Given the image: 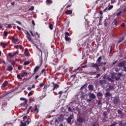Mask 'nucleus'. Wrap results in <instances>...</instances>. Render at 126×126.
I'll return each instance as SVG.
<instances>
[{
    "label": "nucleus",
    "mask_w": 126,
    "mask_h": 126,
    "mask_svg": "<svg viewBox=\"0 0 126 126\" xmlns=\"http://www.w3.org/2000/svg\"><path fill=\"white\" fill-rule=\"evenodd\" d=\"M14 48L15 49H20V50H22V46L20 45H14Z\"/></svg>",
    "instance_id": "nucleus-22"
},
{
    "label": "nucleus",
    "mask_w": 126,
    "mask_h": 126,
    "mask_svg": "<svg viewBox=\"0 0 126 126\" xmlns=\"http://www.w3.org/2000/svg\"><path fill=\"white\" fill-rule=\"evenodd\" d=\"M103 116L105 119H108V113L107 112L104 111L103 113Z\"/></svg>",
    "instance_id": "nucleus-30"
},
{
    "label": "nucleus",
    "mask_w": 126,
    "mask_h": 126,
    "mask_svg": "<svg viewBox=\"0 0 126 126\" xmlns=\"http://www.w3.org/2000/svg\"><path fill=\"white\" fill-rule=\"evenodd\" d=\"M44 86H45V83L44 82L40 83L39 84V87H40L41 88H42V87H44Z\"/></svg>",
    "instance_id": "nucleus-41"
},
{
    "label": "nucleus",
    "mask_w": 126,
    "mask_h": 126,
    "mask_svg": "<svg viewBox=\"0 0 126 126\" xmlns=\"http://www.w3.org/2000/svg\"><path fill=\"white\" fill-rule=\"evenodd\" d=\"M119 126H123V125H124V124H123V122L122 121H119Z\"/></svg>",
    "instance_id": "nucleus-58"
},
{
    "label": "nucleus",
    "mask_w": 126,
    "mask_h": 126,
    "mask_svg": "<svg viewBox=\"0 0 126 126\" xmlns=\"http://www.w3.org/2000/svg\"><path fill=\"white\" fill-rule=\"evenodd\" d=\"M24 55L25 57H28V55H29V52H28V49L27 48L25 49Z\"/></svg>",
    "instance_id": "nucleus-26"
},
{
    "label": "nucleus",
    "mask_w": 126,
    "mask_h": 126,
    "mask_svg": "<svg viewBox=\"0 0 126 126\" xmlns=\"http://www.w3.org/2000/svg\"><path fill=\"white\" fill-rule=\"evenodd\" d=\"M46 69H42L41 71V74H43V73H44L43 75L44 76H47V74H46Z\"/></svg>",
    "instance_id": "nucleus-24"
},
{
    "label": "nucleus",
    "mask_w": 126,
    "mask_h": 126,
    "mask_svg": "<svg viewBox=\"0 0 126 126\" xmlns=\"http://www.w3.org/2000/svg\"><path fill=\"white\" fill-rule=\"evenodd\" d=\"M91 101H92V99L90 98L87 99V102H88V103H90V102H91Z\"/></svg>",
    "instance_id": "nucleus-52"
},
{
    "label": "nucleus",
    "mask_w": 126,
    "mask_h": 126,
    "mask_svg": "<svg viewBox=\"0 0 126 126\" xmlns=\"http://www.w3.org/2000/svg\"><path fill=\"white\" fill-rule=\"evenodd\" d=\"M96 96L97 97H102V96H103V94H102V93H97V94H96Z\"/></svg>",
    "instance_id": "nucleus-35"
},
{
    "label": "nucleus",
    "mask_w": 126,
    "mask_h": 126,
    "mask_svg": "<svg viewBox=\"0 0 126 126\" xmlns=\"http://www.w3.org/2000/svg\"><path fill=\"white\" fill-rule=\"evenodd\" d=\"M20 99L21 100V101H24V102H25V101H28L27 99L24 98V97H21L20 98Z\"/></svg>",
    "instance_id": "nucleus-44"
},
{
    "label": "nucleus",
    "mask_w": 126,
    "mask_h": 126,
    "mask_svg": "<svg viewBox=\"0 0 126 126\" xmlns=\"http://www.w3.org/2000/svg\"><path fill=\"white\" fill-rule=\"evenodd\" d=\"M96 72L92 71L89 73V74H90V75H95V74H96Z\"/></svg>",
    "instance_id": "nucleus-39"
},
{
    "label": "nucleus",
    "mask_w": 126,
    "mask_h": 126,
    "mask_svg": "<svg viewBox=\"0 0 126 126\" xmlns=\"http://www.w3.org/2000/svg\"><path fill=\"white\" fill-rule=\"evenodd\" d=\"M9 39L11 40L12 43H13V44H16V42L19 41V39L15 38L14 36H12L11 38H10Z\"/></svg>",
    "instance_id": "nucleus-7"
},
{
    "label": "nucleus",
    "mask_w": 126,
    "mask_h": 126,
    "mask_svg": "<svg viewBox=\"0 0 126 126\" xmlns=\"http://www.w3.org/2000/svg\"><path fill=\"white\" fill-rule=\"evenodd\" d=\"M0 45L1 46L2 48H3V49H4L5 48V47H6V46H7V43H6V42L3 43V42H1L0 43Z\"/></svg>",
    "instance_id": "nucleus-20"
},
{
    "label": "nucleus",
    "mask_w": 126,
    "mask_h": 126,
    "mask_svg": "<svg viewBox=\"0 0 126 126\" xmlns=\"http://www.w3.org/2000/svg\"><path fill=\"white\" fill-rule=\"evenodd\" d=\"M120 102V98L118 97H114L113 99V102L114 105H117V104Z\"/></svg>",
    "instance_id": "nucleus-14"
},
{
    "label": "nucleus",
    "mask_w": 126,
    "mask_h": 126,
    "mask_svg": "<svg viewBox=\"0 0 126 126\" xmlns=\"http://www.w3.org/2000/svg\"><path fill=\"white\" fill-rule=\"evenodd\" d=\"M39 69H40V66H38V65L36 66L33 69L34 73H32V74L30 78H31V77H32L33 75H34V74H35L36 73V72H37V71H38V70H39Z\"/></svg>",
    "instance_id": "nucleus-9"
},
{
    "label": "nucleus",
    "mask_w": 126,
    "mask_h": 126,
    "mask_svg": "<svg viewBox=\"0 0 126 126\" xmlns=\"http://www.w3.org/2000/svg\"><path fill=\"white\" fill-rule=\"evenodd\" d=\"M121 14H122V12L120 11H119V12L117 14V16H120V15H121Z\"/></svg>",
    "instance_id": "nucleus-57"
},
{
    "label": "nucleus",
    "mask_w": 126,
    "mask_h": 126,
    "mask_svg": "<svg viewBox=\"0 0 126 126\" xmlns=\"http://www.w3.org/2000/svg\"><path fill=\"white\" fill-rule=\"evenodd\" d=\"M19 52L18 51H17V52H15L14 54H13V56L14 57V56H16V55H17V54H19Z\"/></svg>",
    "instance_id": "nucleus-62"
},
{
    "label": "nucleus",
    "mask_w": 126,
    "mask_h": 126,
    "mask_svg": "<svg viewBox=\"0 0 126 126\" xmlns=\"http://www.w3.org/2000/svg\"><path fill=\"white\" fill-rule=\"evenodd\" d=\"M92 126H97V123L94 122L92 124Z\"/></svg>",
    "instance_id": "nucleus-60"
},
{
    "label": "nucleus",
    "mask_w": 126,
    "mask_h": 126,
    "mask_svg": "<svg viewBox=\"0 0 126 126\" xmlns=\"http://www.w3.org/2000/svg\"><path fill=\"white\" fill-rule=\"evenodd\" d=\"M2 87H6V86H7V81H4L2 85Z\"/></svg>",
    "instance_id": "nucleus-32"
},
{
    "label": "nucleus",
    "mask_w": 126,
    "mask_h": 126,
    "mask_svg": "<svg viewBox=\"0 0 126 126\" xmlns=\"http://www.w3.org/2000/svg\"><path fill=\"white\" fill-rule=\"evenodd\" d=\"M115 89V87L113 86H109L108 88H106L105 90L106 92H110V91H113Z\"/></svg>",
    "instance_id": "nucleus-11"
},
{
    "label": "nucleus",
    "mask_w": 126,
    "mask_h": 126,
    "mask_svg": "<svg viewBox=\"0 0 126 126\" xmlns=\"http://www.w3.org/2000/svg\"><path fill=\"white\" fill-rule=\"evenodd\" d=\"M32 109V106H30L27 110V114H29L30 113V110Z\"/></svg>",
    "instance_id": "nucleus-43"
},
{
    "label": "nucleus",
    "mask_w": 126,
    "mask_h": 126,
    "mask_svg": "<svg viewBox=\"0 0 126 126\" xmlns=\"http://www.w3.org/2000/svg\"><path fill=\"white\" fill-rule=\"evenodd\" d=\"M32 120L31 119L29 118L27 121H26L25 122L21 121V125L19 126H28L30 123H31Z\"/></svg>",
    "instance_id": "nucleus-4"
},
{
    "label": "nucleus",
    "mask_w": 126,
    "mask_h": 126,
    "mask_svg": "<svg viewBox=\"0 0 126 126\" xmlns=\"http://www.w3.org/2000/svg\"><path fill=\"white\" fill-rule=\"evenodd\" d=\"M92 67H95V68L96 69V70H99V64H98L97 63H92Z\"/></svg>",
    "instance_id": "nucleus-13"
},
{
    "label": "nucleus",
    "mask_w": 126,
    "mask_h": 126,
    "mask_svg": "<svg viewBox=\"0 0 126 126\" xmlns=\"http://www.w3.org/2000/svg\"><path fill=\"white\" fill-rule=\"evenodd\" d=\"M105 94V97L106 98V100H110V97L112 96V94L110 93V92H106Z\"/></svg>",
    "instance_id": "nucleus-12"
},
{
    "label": "nucleus",
    "mask_w": 126,
    "mask_h": 126,
    "mask_svg": "<svg viewBox=\"0 0 126 126\" xmlns=\"http://www.w3.org/2000/svg\"><path fill=\"white\" fill-rule=\"evenodd\" d=\"M68 111L69 112H70V113H71V112H72V110H71V108L70 107L68 108Z\"/></svg>",
    "instance_id": "nucleus-63"
},
{
    "label": "nucleus",
    "mask_w": 126,
    "mask_h": 126,
    "mask_svg": "<svg viewBox=\"0 0 126 126\" xmlns=\"http://www.w3.org/2000/svg\"><path fill=\"white\" fill-rule=\"evenodd\" d=\"M117 113L118 115H123V111L120 109L117 110Z\"/></svg>",
    "instance_id": "nucleus-33"
},
{
    "label": "nucleus",
    "mask_w": 126,
    "mask_h": 126,
    "mask_svg": "<svg viewBox=\"0 0 126 126\" xmlns=\"http://www.w3.org/2000/svg\"><path fill=\"white\" fill-rule=\"evenodd\" d=\"M46 2L48 4H51V3H53V1L52 0H46Z\"/></svg>",
    "instance_id": "nucleus-37"
},
{
    "label": "nucleus",
    "mask_w": 126,
    "mask_h": 126,
    "mask_svg": "<svg viewBox=\"0 0 126 126\" xmlns=\"http://www.w3.org/2000/svg\"><path fill=\"white\" fill-rule=\"evenodd\" d=\"M126 61H124L122 62H120L119 63H118V66L119 67H124V66H126Z\"/></svg>",
    "instance_id": "nucleus-10"
},
{
    "label": "nucleus",
    "mask_w": 126,
    "mask_h": 126,
    "mask_svg": "<svg viewBox=\"0 0 126 126\" xmlns=\"http://www.w3.org/2000/svg\"><path fill=\"white\" fill-rule=\"evenodd\" d=\"M8 56L9 57H10V58H13V57H14V56H13V54L11 55V53H9Z\"/></svg>",
    "instance_id": "nucleus-50"
},
{
    "label": "nucleus",
    "mask_w": 126,
    "mask_h": 126,
    "mask_svg": "<svg viewBox=\"0 0 126 126\" xmlns=\"http://www.w3.org/2000/svg\"><path fill=\"white\" fill-rule=\"evenodd\" d=\"M3 35L5 37H7V35H8V32H7L6 31H4L3 32Z\"/></svg>",
    "instance_id": "nucleus-40"
},
{
    "label": "nucleus",
    "mask_w": 126,
    "mask_h": 126,
    "mask_svg": "<svg viewBox=\"0 0 126 126\" xmlns=\"http://www.w3.org/2000/svg\"><path fill=\"white\" fill-rule=\"evenodd\" d=\"M34 111L35 112V114H37L39 113V108H38L36 104L34 105Z\"/></svg>",
    "instance_id": "nucleus-15"
},
{
    "label": "nucleus",
    "mask_w": 126,
    "mask_h": 126,
    "mask_svg": "<svg viewBox=\"0 0 126 126\" xmlns=\"http://www.w3.org/2000/svg\"><path fill=\"white\" fill-rule=\"evenodd\" d=\"M30 64V62L29 61L25 62L24 63V65H28Z\"/></svg>",
    "instance_id": "nucleus-36"
},
{
    "label": "nucleus",
    "mask_w": 126,
    "mask_h": 126,
    "mask_svg": "<svg viewBox=\"0 0 126 126\" xmlns=\"http://www.w3.org/2000/svg\"><path fill=\"white\" fill-rule=\"evenodd\" d=\"M100 76H101V74H97L95 77V78H99V77H100Z\"/></svg>",
    "instance_id": "nucleus-55"
},
{
    "label": "nucleus",
    "mask_w": 126,
    "mask_h": 126,
    "mask_svg": "<svg viewBox=\"0 0 126 126\" xmlns=\"http://www.w3.org/2000/svg\"><path fill=\"white\" fill-rule=\"evenodd\" d=\"M39 76H40V75H35V76L34 77L35 80H37V79H38V78H39Z\"/></svg>",
    "instance_id": "nucleus-51"
},
{
    "label": "nucleus",
    "mask_w": 126,
    "mask_h": 126,
    "mask_svg": "<svg viewBox=\"0 0 126 126\" xmlns=\"http://www.w3.org/2000/svg\"><path fill=\"white\" fill-rule=\"evenodd\" d=\"M22 68H23V66L22 65H19L18 67V70H21V69H22Z\"/></svg>",
    "instance_id": "nucleus-46"
},
{
    "label": "nucleus",
    "mask_w": 126,
    "mask_h": 126,
    "mask_svg": "<svg viewBox=\"0 0 126 126\" xmlns=\"http://www.w3.org/2000/svg\"><path fill=\"white\" fill-rule=\"evenodd\" d=\"M13 69V67H12V66L9 65L7 67L6 70H7V71H12Z\"/></svg>",
    "instance_id": "nucleus-25"
},
{
    "label": "nucleus",
    "mask_w": 126,
    "mask_h": 126,
    "mask_svg": "<svg viewBox=\"0 0 126 126\" xmlns=\"http://www.w3.org/2000/svg\"><path fill=\"white\" fill-rule=\"evenodd\" d=\"M88 95L90 99H92V100L96 99V95L93 93H89Z\"/></svg>",
    "instance_id": "nucleus-6"
},
{
    "label": "nucleus",
    "mask_w": 126,
    "mask_h": 126,
    "mask_svg": "<svg viewBox=\"0 0 126 126\" xmlns=\"http://www.w3.org/2000/svg\"><path fill=\"white\" fill-rule=\"evenodd\" d=\"M29 10H31V11H32V10H34V6H32L30 9H29Z\"/></svg>",
    "instance_id": "nucleus-49"
},
{
    "label": "nucleus",
    "mask_w": 126,
    "mask_h": 126,
    "mask_svg": "<svg viewBox=\"0 0 126 126\" xmlns=\"http://www.w3.org/2000/svg\"><path fill=\"white\" fill-rule=\"evenodd\" d=\"M116 75H117V73L113 72L111 73L110 77L112 79H115L116 81H118L121 79V77L123 76V72H118L117 74L118 76H116Z\"/></svg>",
    "instance_id": "nucleus-2"
},
{
    "label": "nucleus",
    "mask_w": 126,
    "mask_h": 126,
    "mask_svg": "<svg viewBox=\"0 0 126 126\" xmlns=\"http://www.w3.org/2000/svg\"><path fill=\"white\" fill-rule=\"evenodd\" d=\"M52 84H53V88L51 90V91H54L55 90L58 89L59 87H60V85L58 84L54 83V82H52Z\"/></svg>",
    "instance_id": "nucleus-8"
},
{
    "label": "nucleus",
    "mask_w": 126,
    "mask_h": 126,
    "mask_svg": "<svg viewBox=\"0 0 126 126\" xmlns=\"http://www.w3.org/2000/svg\"><path fill=\"white\" fill-rule=\"evenodd\" d=\"M85 118L81 116H79L77 119V122L80 124H83V123H85Z\"/></svg>",
    "instance_id": "nucleus-5"
},
{
    "label": "nucleus",
    "mask_w": 126,
    "mask_h": 126,
    "mask_svg": "<svg viewBox=\"0 0 126 126\" xmlns=\"http://www.w3.org/2000/svg\"><path fill=\"white\" fill-rule=\"evenodd\" d=\"M113 23H114V25H116L117 26V24H118V21H117V19H115L114 20Z\"/></svg>",
    "instance_id": "nucleus-42"
},
{
    "label": "nucleus",
    "mask_w": 126,
    "mask_h": 126,
    "mask_svg": "<svg viewBox=\"0 0 126 126\" xmlns=\"http://www.w3.org/2000/svg\"><path fill=\"white\" fill-rule=\"evenodd\" d=\"M88 88L90 91H92L94 89V86L93 85H89Z\"/></svg>",
    "instance_id": "nucleus-19"
},
{
    "label": "nucleus",
    "mask_w": 126,
    "mask_h": 126,
    "mask_svg": "<svg viewBox=\"0 0 126 126\" xmlns=\"http://www.w3.org/2000/svg\"><path fill=\"white\" fill-rule=\"evenodd\" d=\"M27 103H28V100H26L24 102L21 103V106L22 107H25V105H27Z\"/></svg>",
    "instance_id": "nucleus-28"
},
{
    "label": "nucleus",
    "mask_w": 126,
    "mask_h": 126,
    "mask_svg": "<svg viewBox=\"0 0 126 126\" xmlns=\"http://www.w3.org/2000/svg\"><path fill=\"white\" fill-rule=\"evenodd\" d=\"M81 67H78L77 69H75L73 71V72H75L77 70H78Z\"/></svg>",
    "instance_id": "nucleus-59"
},
{
    "label": "nucleus",
    "mask_w": 126,
    "mask_h": 126,
    "mask_svg": "<svg viewBox=\"0 0 126 126\" xmlns=\"http://www.w3.org/2000/svg\"><path fill=\"white\" fill-rule=\"evenodd\" d=\"M25 32H26L25 34L27 35L26 37L28 41H29L30 42H32V43L33 45H34L35 47H36L37 49H38V56H42V50H41V49L38 48V46H37V44L34 43V42L33 41V40H32V38H31V35H30V33H29V32H28V31L26 30L25 31Z\"/></svg>",
    "instance_id": "nucleus-1"
},
{
    "label": "nucleus",
    "mask_w": 126,
    "mask_h": 126,
    "mask_svg": "<svg viewBox=\"0 0 126 126\" xmlns=\"http://www.w3.org/2000/svg\"><path fill=\"white\" fill-rule=\"evenodd\" d=\"M65 13L67 15H69L70 14H72V11L71 10H67L65 11Z\"/></svg>",
    "instance_id": "nucleus-23"
},
{
    "label": "nucleus",
    "mask_w": 126,
    "mask_h": 126,
    "mask_svg": "<svg viewBox=\"0 0 126 126\" xmlns=\"http://www.w3.org/2000/svg\"><path fill=\"white\" fill-rule=\"evenodd\" d=\"M114 7L113 5H110L108 8V10H111V9H112V8Z\"/></svg>",
    "instance_id": "nucleus-48"
},
{
    "label": "nucleus",
    "mask_w": 126,
    "mask_h": 126,
    "mask_svg": "<svg viewBox=\"0 0 126 126\" xmlns=\"http://www.w3.org/2000/svg\"><path fill=\"white\" fill-rule=\"evenodd\" d=\"M49 29H50V30H53L54 29V26L52 24H49Z\"/></svg>",
    "instance_id": "nucleus-34"
},
{
    "label": "nucleus",
    "mask_w": 126,
    "mask_h": 126,
    "mask_svg": "<svg viewBox=\"0 0 126 126\" xmlns=\"http://www.w3.org/2000/svg\"><path fill=\"white\" fill-rule=\"evenodd\" d=\"M11 64H12V65H15V62L14 61H12Z\"/></svg>",
    "instance_id": "nucleus-64"
},
{
    "label": "nucleus",
    "mask_w": 126,
    "mask_h": 126,
    "mask_svg": "<svg viewBox=\"0 0 126 126\" xmlns=\"http://www.w3.org/2000/svg\"><path fill=\"white\" fill-rule=\"evenodd\" d=\"M121 11V13H124V12H126V8H125L123 10Z\"/></svg>",
    "instance_id": "nucleus-61"
},
{
    "label": "nucleus",
    "mask_w": 126,
    "mask_h": 126,
    "mask_svg": "<svg viewBox=\"0 0 126 126\" xmlns=\"http://www.w3.org/2000/svg\"><path fill=\"white\" fill-rule=\"evenodd\" d=\"M27 119V116H25L24 117H23V121L22 122H25L26 120Z\"/></svg>",
    "instance_id": "nucleus-47"
},
{
    "label": "nucleus",
    "mask_w": 126,
    "mask_h": 126,
    "mask_svg": "<svg viewBox=\"0 0 126 126\" xmlns=\"http://www.w3.org/2000/svg\"><path fill=\"white\" fill-rule=\"evenodd\" d=\"M72 120V116L70 115L69 117H68L67 119V123L68 124H71Z\"/></svg>",
    "instance_id": "nucleus-16"
},
{
    "label": "nucleus",
    "mask_w": 126,
    "mask_h": 126,
    "mask_svg": "<svg viewBox=\"0 0 126 126\" xmlns=\"http://www.w3.org/2000/svg\"><path fill=\"white\" fill-rule=\"evenodd\" d=\"M64 119V116L63 114L60 115V117L58 118V120L60 121H63V119Z\"/></svg>",
    "instance_id": "nucleus-18"
},
{
    "label": "nucleus",
    "mask_w": 126,
    "mask_h": 126,
    "mask_svg": "<svg viewBox=\"0 0 126 126\" xmlns=\"http://www.w3.org/2000/svg\"><path fill=\"white\" fill-rule=\"evenodd\" d=\"M48 87H49V85H44V87L43 88V89H47L48 88Z\"/></svg>",
    "instance_id": "nucleus-54"
},
{
    "label": "nucleus",
    "mask_w": 126,
    "mask_h": 126,
    "mask_svg": "<svg viewBox=\"0 0 126 126\" xmlns=\"http://www.w3.org/2000/svg\"><path fill=\"white\" fill-rule=\"evenodd\" d=\"M27 75H28L27 72H23V73H20V74H17V78H18L19 80H21V79H22V77L27 76Z\"/></svg>",
    "instance_id": "nucleus-3"
},
{
    "label": "nucleus",
    "mask_w": 126,
    "mask_h": 126,
    "mask_svg": "<svg viewBox=\"0 0 126 126\" xmlns=\"http://www.w3.org/2000/svg\"><path fill=\"white\" fill-rule=\"evenodd\" d=\"M102 64H103L104 65H106V64H107V63L106 62H101L100 64H99V66H101Z\"/></svg>",
    "instance_id": "nucleus-38"
},
{
    "label": "nucleus",
    "mask_w": 126,
    "mask_h": 126,
    "mask_svg": "<svg viewBox=\"0 0 126 126\" xmlns=\"http://www.w3.org/2000/svg\"><path fill=\"white\" fill-rule=\"evenodd\" d=\"M65 36H70V33H69L68 32H65Z\"/></svg>",
    "instance_id": "nucleus-45"
},
{
    "label": "nucleus",
    "mask_w": 126,
    "mask_h": 126,
    "mask_svg": "<svg viewBox=\"0 0 126 126\" xmlns=\"http://www.w3.org/2000/svg\"><path fill=\"white\" fill-rule=\"evenodd\" d=\"M97 104H98V105H102V101H101V100H99L97 102Z\"/></svg>",
    "instance_id": "nucleus-56"
},
{
    "label": "nucleus",
    "mask_w": 126,
    "mask_h": 126,
    "mask_svg": "<svg viewBox=\"0 0 126 126\" xmlns=\"http://www.w3.org/2000/svg\"><path fill=\"white\" fill-rule=\"evenodd\" d=\"M124 40H125V35H124L123 36H122L121 38H120L118 43H122V42H123V41H124Z\"/></svg>",
    "instance_id": "nucleus-31"
},
{
    "label": "nucleus",
    "mask_w": 126,
    "mask_h": 126,
    "mask_svg": "<svg viewBox=\"0 0 126 126\" xmlns=\"http://www.w3.org/2000/svg\"><path fill=\"white\" fill-rule=\"evenodd\" d=\"M107 80H108V81H109V82H111L112 83H113L114 82V80H113V79H112V78L110 77H107Z\"/></svg>",
    "instance_id": "nucleus-29"
},
{
    "label": "nucleus",
    "mask_w": 126,
    "mask_h": 126,
    "mask_svg": "<svg viewBox=\"0 0 126 126\" xmlns=\"http://www.w3.org/2000/svg\"><path fill=\"white\" fill-rule=\"evenodd\" d=\"M64 39L66 42H68L69 43H70L71 42V38L68 36H65Z\"/></svg>",
    "instance_id": "nucleus-17"
},
{
    "label": "nucleus",
    "mask_w": 126,
    "mask_h": 126,
    "mask_svg": "<svg viewBox=\"0 0 126 126\" xmlns=\"http://www.w3.org/2000/svg\"><path fill=\"white\" fill-rule=\"evenodd\" d=\"M58 94L59 95H60V97H61V96H62V94H63V91H60L59 93H58Z\"/></svg>",
    "instance_id": "nucleus-53"
},
{
    "label": "nucleus",
    "mask_w": 126,
    "mask_h": 126,
    "mask_svg": "<svg viewBox=\"0 0 126 126\" xmlns=\"http://www.w3.org/2000/svg\"><path fill=\"white\" fill-rule=\"evenodd\" d=\"M101 60H102V57L100 56L98 59L96 61V63H97V64H98V65L100 64V63H101Z\"/></svg>",
    "instance_id": "nucleus-27"
},
{
    "label": "nucleus",
    "mask_w": 126,
    "mask_h": 126,
    "mask_svg": "<svg viewBox=\"0 0 126 126\" xmlns=\"http://www.w3.org/2000/svg\"><path fill=\"white\" fill-rule=\"evenodd\" d=\"M106 82H107V81H106V80H99L100 85H103V84H106Z\"/></svg>",
    "instance_id": "nucleus-21"
}]
</instances>
